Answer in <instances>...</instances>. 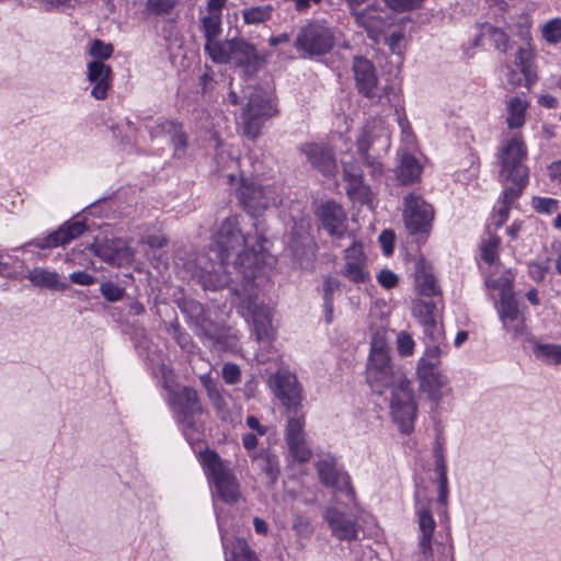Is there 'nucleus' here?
Wrapping results in <instances>:
<instances>
[{
	"label": "nucleus",
	"instance_id": "1",
	"mask_svg": "<svg viewBox=\"0 0 561 561\" xmlns=\"http://www.w3.org/2000/svg\"><path fill=\"white\" fill-rule=\"evenodd\" d=\"M251 236L240 228L239 216L232 215L224 219L218 231L214 236L211 252L216 259L230 260L232 266L240 273L247 283L253 282L260 271V252L265 239L256 237L255 243L251 242Z\"/></svg>",
	"mask_w": 561,
	"mask_h": 561
},
{
	"label": "nucleus",
	"instance_id": "2",
	"mask_svg": "<svg viewBox=\"0 0 561 561\" xmlns=\"http://www.w3.org/2000/svg\"><path fill=\"white\" fill-rule=\"evenodd\" d=\"M527 147L520 134L503 142L497 153L499 181L505 185V197L519 198L528 184Z\"/></svg>",
	"mask_w": 561,
	"mask_h": 561
},
{
	"label": "nucleus",
	"instance_id": "3",
	"mask_svg": "<svg viewBox=\"0 0 561 561\" xmlns=\"http://www.w3.org/2000/svg\"><path fill=\"white\" fill-rule=\"evenodd\" d=\"M365 373L367 383L379 394H382L386 389L404 385L409 380L401 368L393 366L383 332H376L371 337Z\"/></svg>",
	"mask_w": 561,
	"mask_h": 561
},
{
	"label": "nucleus",
	"instance_id": "4",
	"mask_svg": "<svg viewBox=\"0 0 561 561\" xmlns=\"http://www.w3.org/2000/svg\"><path fill=\"white\" fill-rule=\"evenodd\" d=\"M169 403L187 440H198L203 433V408L196 390L191 387L173 390L170 392Z\"/></svg>",
	"mask_w": 561,
	"mask_h": 561
},
{
	"label": "nucleus",
	"instance_id": "5",
	"mask_svg": "<svg viewBox=\"0 0 561 561\" xmlns=\"http://www.w3.org/2000/svg\"><path fill=\"white\" fill-rule=\"evenodd\" d=\"M355 87L359 94L375 101L380 105L397 107L399 104V92L392 85H386L380 94L378 91V77L374 64L363 57L355 56L352 65ZM398 112V108H396Z\"/></svg>",
	"mask_w": 561,
	"mask_h": 561
},
{
	"label": "nucleus",
	"instance_id": "6",
	"mask_svg": "<svg viewBox=\"0 0 561 561\" xmlns=\"http://www.w3.org/2000/svg\"><path fill=\"white\" fill-rule=\"evenodd\" d=\"M202 468L217 496L225 503H236L240 496L239 483L233 471L222 458H202Z\"/></svg>",
	"mask_w": 561,
	"mask_h": 561
},
{
	"label": "nucleus",
	"instance_id": "7",
	"mask_svg": "<svg viewBox=\"0 0 561 561\" xmlns=\"http://www.w3.org/2000/svg\"><path fill=\"white\" fill-rule=\"evenodd\" d=\"M335 45L334 30L324 23L313 22L301 27L294 46L309 57L328 54Z\"/></svg>",
	"mask_w": 561,
	"mask_h": 561
},
{
	"label": "nucleus",
	"instance_id": "8",
	"mask_svg": "<svg viewBox=\"0 0 561 561\" xmlns=\"http://www.w3.org/2000/svg\"><path fill=\"white\" fill-rule=\"evenodd\" d=\"M390 415L402 434L413 432L417 405L413 398L410 380L390 389Z\"/></svg>",
	"mask_w": 561,
	"mask_h": 561
},
{
	"label": "nucleus",
	"instance_id": "9",
	"mask_svg": "<svg viewBox=\"0 0 561 561\" xmlns=\"http://www.w3.org/2000/svg\"><path fill=\"white\" fill-rule=\"evenodd\" d=\"M238 198L243 209L253 217L261 216L267 208L280 202L274 186L247 180H242L238 188Z\"/></svg>",
	"mask_w": 561,
	"mask_h": 561
},
{
	"label": "nucleus",
	"instance_id": "10",
	"mask_svg": "<svg viewBox=\"0 0 561 561\" xmlns=\"http://www.w3.org/2000/svg\"><path fill=\"white\" fill-rule=\"evenodd\" d=\"M275 114L276 108L271 100L260 92L251 93L241 112L244 135L250 139H256L261 135L264 123Z\"/></svg>",
	"mask_w": 561,
	"mask_h": 561
},
{
	"label": "nucleus",
	"instance_id": "11",
	"mask_svg": "<svg viewBox=\"0 0 561 561\" xmlns=\"http://www.w3.org/2000/svg\"><path fill=\"white\" fill-rule=\"evenodd\" d=\"M403 220L411 234L426 238L432 229L434 209L420 195L409 194L404 198Z\"/></svg>",
	"mask_w": 561,
	"mask_h": 561
},
{
	"label": "nucleus",
	"instance_id": "12",
	"mask_svg": "<svg viewBox=\"0 0 561 561\" xmlns=\"http://www.w3.org/2000/svg\"><path fill=\"white\" fill-rule=\"evenodd\" d=\"M316 216L321 222V227L333 239V243L339 245L336 241L355 236L347 229V216L344 208L334 201H325L319 205Z\"/></svg>",
	"mask_w": 561,
	"mask_h": 561
},
{
	"label": "nucleus",
	"instance_id": "13",
	"mask_svg": "<svg viewBox=\"0 0 561 561\" xmlns=\"http://www.w3.org/2000/svg\"><path fill=\"white\" fill-rule=\"evenodd\" d=\"M343 265L340 275L355 285L366 284L370 280L368 259L364 253L362 241L351 239V244L344 250Z\"/></svg>",
	"mask_w": 561,
	"mask_h": 561
},
{
	"label": "nucleus",
	"instance_id": "14",
	"mask_svg": "<svg viewBox=\"0 0 561 561\" xmlns=\"http://www.w3.org/2000/svg\"><path fill=\"white\" fill-rule=\"evenodd\" d=\"M316 467L318 477L324 486L344 494L350 503L356 505V493L351 477L336 465L335 458H321Z\"/></svg>",
	"mask_w": 561,
	"mask_h": 561
},
{
	"label": "nucleus",
	"instance_id": "15",
	"mask_svg": "<svg viewBox=\"0 0 561 561\" xmlns=\"http://www.w3.org/2000/svg\"><path fill=\"white\" fill-rule=\"evenodd\" d=\"M268 385L287 411L300 409L302 389L296 375L287 370H278L270 377Z\"/></svg>",
	"mask_w": 561,
	"mask_h": 561
},
{
	"label": "nucleus",
	"instance_id": "16",
	"mask_svg": "<svg viewBox=\"0 0 561 561\" xmlns=\"http://www.w3.org/2000/svg\"><path fill=\"white\" fill-rule=\"evenodd\" d=\"M358 27L365 30L367 36L378 43L385 30L391 24L390 14L387 9L378 5H368L365 9H357L351 12Z\"/></svg>",
	"mask_w": 561,
	"mask_h": 561
},
{
	"label": "nucleus",
	"instance_id": "17",
	"mask_svg": "<svg viewBox=\"0 0 561 561\" xmlns=\"http://www.w3.org/2000/svg\"><path fill=\"white\" fill-rule=\"evenodd\" d=\"M299 152L306 157L310 167L324 176H333L337 163L333 149L324 142H305L299 146Z\"/></svg>",
	"mask_w": 561,
	"mask_h": 561
},
{
	"label": "nucleus",
	"instance_id": "18",
	"mask_svg": "<svg viewBox=\"0 0 561 561\" xmlns=\"http://www.w3.org/2000/svg\"><path fill=\"white\" fill-rule=\"evenodd\" d=\"M323 518L328 523L332 536L339 540L355 541L358 539L360 526L356 515L329 506L323 513Z\"/></svg>",
	"mask_w": 561,
	"mask_h": 561
},
{
	"label": "nucleus",
	"instance_id": "19",
	"mask_svg": "<svg viewBox=\"0 0 561 561\" xmlns=\"http://www.w3.org/2000/svg\"><path fill=\"white\" fill-rule=\"evenodd\" d=\"M87 226L83 221H67L48 236L34 239L26 243V245H34L39 249H51L66 245L82 236Z\"/></svg>",
	"mask_w": 561,
	"mask_h": 561
},
{
	"label": "nucleus",
	"instance_id": "20",
	"mask_svg": "<svg viewBox=\"0 0 561 561\" xmlns=\"http://www.w3.org/2000/svg\"><path fill=\"white\" fill-rule=\"evenodd\" d=\"M288 412L291 415H289L287 420L286 442L291 454L290 456H311L312 451L304 432V414L299 411V409Z\"/></svg>",
	"mask_w": 561,
	"mask_h": 561
},
{
	"label": "nucleus",
	"instance_id": "21",
	"mask_svg": "<svg viewBox=\"0 0 561 561\" xmlns=\"http://www.w3.org/2000/svg\"><path fill=\"white\" fill-rule=\"evenodd\" d=\"M376 144H380L383 149H388L390 147V136L385 123L381 119L373 118L366 122L357 137V151L359 154H366Z\"/></svg>",
	"mask_w": 561,
	"mask_h": 561
},
{
	"label": "nucleus",
	"instance_id": "22",
	"mask_svg": "<svg viewBox=\"0 0 561 561\" xmlns=\"http://www.w3.org/2000/svg\"><path fill=\"white\" fill-rule=\"evenodd\" d=\"M217 260L216 263L209 262L199 266V271L195 275L205 289L218 290L230 283L229 272L227 271L229 261Z\"/></svg>",
	"mask_w": 561,
	"mask_h": 561
},
{
	"label": "nucleus",
	"instance_id": "23",
	"mask_svg": "<svg viewBox=\"0 0 561 561\" xmlns=\"http://www.w3.org/2000/svg\"><path fill=\"white\" fill-rule=\"evenodd\" d=\"M435 304L430 301L419 300L413 305V314L423 327L426 339L439 342L444 340V332L435 319Z\"/></svg>",
	"mask_w": 561,
	"mask_h": 561
},
{
	"label": "nucleus",
	"instance_id": "24",
	"mask_svg": "<svg viewBox=\"0 0 561 561\" xmlns=\"http://www.w3.org/2000/svg\"><path fill=\"white\" fill-rule=\"evenodd\" d=\"M218 528L225 551L226 561H257L253 550L242 538H230L224 529L222 520L217 516Z\"/></svg>",
	"mask_w": 561,
	"mask_h": 561
},
{
	"label": "nucleus",
	"instance_id": "25",
	"mask_svg": "<svg viewBox=\"0 0 561 561\" xmlns=\"http://www.w3.org/2000/svg\"><path fill=\"white\" fill-rule=\"evenodd\" d=\"M88 80L93 84L91 95L96 100H104L112 85V68L101 60L88 64Z\"/></svg>",
	"mask_w": 561,
	"mask_h": 561
},
{
	"label": "nucleus",
	"instance_id": "26",
	"mask_svg": "<svg viewBox=\"0 0 561 561\" xmlns=\"http://www.w3.org/2000/svg\"><path fill=\"white\" fill-rule=\"evenodd\" d=\"M420 537L419 548L426 561H434L432 537L436 527L435 520L432 516L431 511L425 507H419L416 511Z\"/></svg>",
	"mask_w": 561,
	"mask_h": 561
},
{
	"label": "nucleus",
	"instance_id": "27",
	"mask_svg": "<svg viewBox=\"0 0 561 561\" xmlns=\"http://www.w3.org/2000/svg\"><path fill=\"white\" fill-rule=\"evenodd\" d=\"M262 61L253 44L244 39L234 38L230 62H233L238 67H243L247 70L256 71Z\"/></svg>",
	"mask_w": 561,
	"mask_h": 561
},
{
	"label": "nucleus",
	"instance_id": "28",
	"mask_svg": "<svg viewBox=\"0 0 561 561\" xmlns=\"http://www.w3.org/2000/svg\"><path fill=\"white\" fill-rule=\"evenodd\" d=\"M248 308L252 314L256 339L259 341L270 340L274 334L271 309L255 302H250Z\"/></svg>",
	"mask_w": 561,
	"mask_h": 561
},
{
	"label": "nucleus",
	"instance_id": "29",
	"mask_svg": "<svg viewBox=\"0 0 561 561\" xmlns=\"http://www.w3.org/2000/svg\"><path fill=\"white\" fill-rule=\"evenodd\" d=\"M485 42H489L495 49L505 53L508 48L510 37L503 30L484 24L473 44L474 46H484Z\"/></svg>",
	"mask_w": 561,
	"mask_h": 561
},
{
	"label": "nucleus",
	"instance_id": "30",
	"mask_svg": "<svg viewBox=\"0 0 561 561\" xmlns=\"http://www.w3.org/2000/svg\"><path fill=\"white\" fill-rule=\"evenodd\" d=\"M398 167V179L402 184H411L420 179L422 167L419 160L411 153L400 152Z\"/></svg>",
	"mask_w": 561,
	"mask_h": 561
},
{
	"label": "nucleus",
	"instance_id": "31",
	"mask_svg": "<svg viewBox=\"0 0 561 561\" xmlns=\"http://www.w3.org/2000/svg\"><path fill=\"white\" fill-rule=\"evenodd\" d=\"M528 107V102L526 99L522 96H514L508 100L506 108H507V118L506 123L510 129H516L524 126L526 121V111Z\"/></svg>",
	"mask_w": 561,
	"mask_h": 561
},
{
	"label": "nucleus",
	"instance_id": "32",
	"mask_svg": "<svg viewBox=\"0 0 561 561\" xmlns=\"http://www.w3.org/2000/svg\"><path fill=\"white\" fill-rule=\"evenodd\" d=\"M26 278L37 287L48 289L65 288V285L59 283V275L56 272L48 271L43 267H34L28 271Z\"/></svg>",
	"mask_w": 561,
	"mask_h": 561
},
{
	"label": "nucleus",
	"instance_id": "33",
	"mask_svg": "<svg viewBox=\"0 0 561 561\" xmlns=\"http://www.w3.org/2000/svg\"><path fill=\"white\" fill-rule=\"evenodd\" d=\"M234 38L220 42L211 39L205 43V51L209 55L211 60L216 64H228L231 61V51Z\"/></svg>",
	"mask_w": 561,
	"mask_h": 561
},
{
	"label": "nucleus",
	"instance_id": "34",
	"mask_svg": "<svg viewBox=\"0 0 561 561\" xmlns=\"http://www.w3.org/2000/svg\"><path fill=\"white\" fill-rule=\"evenodd\" d=\"M535 357L548 365H561V345L530 341Z\"/></svg>",
	"mask_w": 561,
	"mask_h": 561
},
{
	"label": "nucleus",
	"instance_id": "35",
	"mask_svg": "<svg viewBox=\"0 0 561 561\" xmlns=\"http://www.w3.org/2000/svg\"><path fill=\"white\" fill-rule=\"evenodd\" d=\"M274 7L270 3L247 7L241 11L243 22L248 25L263 24L272 19Z\"/></svg>",
	"mask_w": 561,
	"mask_h": 561
},
{
	"label": "nucleus",
	"instance_id": "36",
	"mask_svg": "<svg viewBox=\"0 0 561 561\" xmlns=\"http://www.w3.org/2000/svg\"><path fill=\"white\" fill-rule=\"evenodd\" d=\"M417 376L422 387L427 388L428 391H436L445 383L444 376L438 367H433V364L428 366L419 364Z\"/></svg>",
	"mask_w": 561,
	"mask_h": 561
},
{
	"label": "nucleus",
	"instance_id": "37",
	"mask_svg": "<svg viewBox=\"0 0 561 561\" xmlns=\"http://www.w3.org/2000/svg\"><path fill=\"white\" fill-rule=\"evenodd\" d=\"M433 480L438 484L437 501L443 506H446L448 502L449 489L445 458H436Z\"/></svg>",
	"mask_w": 561,
	"mask_h": 561
},
{
	"label": "nucleus",
	"instance_id": "38",
	"mask_svg": "<svg viewBox=\"0 0 561 561\" xmlns=\"http://www.w3.org/2000/svg\"><path fill=\"white\" fill-rule=\"evenodd\" d=\"M346 182V194L351 201L360 204H368L371 202V191L368 185L365 184L364 178H357Z\"/></svg>",
	"mask_w": 561,
	"mask_h": 561
},
{
	"label": "nucleus",
	"instance_id": "39",
	"mask_svg": "<svg viewBox=\"0 0 561 561\" xmlns=\"http://www.w3.org/2000/svg\"><path fill=\"white\" fill-rule=\"evenodd\" d=\"M202 31L206 42L217 39L221 34V15L207 14L202 18Z\"/></svg>",
	"mask_w": 561,
	"mask_h": 561
},
{
	"label": "nucleus",
	"instance_id": "40",
	"mask_svg": "<svg viewBox=\"0 0 561 561\" xmlns=\"http://www.w3.org/2000/svg\"><path fill=\"white\" fill-rule=\"evenodd\" d=\"M501 244V238L496 234H489L486 240L481 243V257L488 264H493L499 259V249Z\"/></svg>",
	"mask_w": 561,
	"mask_h": 561
},
{
	"label": "nucleus",
	"instance_id": "41",
	"mask_svg": "<svg viewBox=\"0 0 561 561\" xmlns=\"http://www.w3.org/2000/svg\"><path fill=\"white\" fill-rule=\"evenodd\" d=\"M415 285L419 293L423 296L432 297L438 293L435 277L424 271H417L415 274Z\"/></svg>",
	"mask_w": 561,
	"mask_h": 561
},
{
	"label": "nucleus",
	"instance_id": "42",
	"mask_svg": "<svg viewBox=\"0 0 561 561\" xmlns=\"http://www.w3.org/2000/svg\"><path fill=\"white\" fill-rule=\"evenodd\" d=\"M183 313L187 316L192 323L202 327L205 321V310L202 304L195 300H184L181 306Z\"/></svg>",
	"mask_w": 561,
	"mask_h": 561
},
{
	"label": "nucleus",
	"instance_id": "43",
	"mask_svg": "<svg viewBox=\"0 0 561 561\" xmlns=\"http://www.w3.org/2000/svg\"><path fill=\"white\" fill-rule=\"evenodd\" d=\"M92 250L95 255L100 256L103 261L112 263L118 256V249L115 247L114 241L111 240H96L92 244Z\"/></svg>",
	"mask_w": 561,
	"mask_h": 561
},
{
	"label": "nucleus",
	"instance_id": "44",
	"mask_svg": "<svg viewBox=\"0 0 561 561\" xmlns=\"http://www.w3.org/2000/svg\"><path fill=\"white\" fill-rule=\"evenodd\" d=\"M533 51L527 47H519L516 53L515 66L520 70L524 75L525 80L530 82L533 76Z\"/></svg>",
	"mask_w": 561,
	"mask_h": 561
},
{
	"label": "nucleus",
	"instance_id": "45",
	"mask_svg": "<svg viewBox=\"0 0 561 561\" xmlns=\"http://www.w3.org/2000/svg\"><path fill=\"white\" fill-rule=\"evenodd\" d=\"M442 342L443 340H440L439 342H432L431 340L427 339L425 354L420 359L419 364L426 366L433 364V367H438L440 364L439 357L443 353Z\"/></svg>",
	"mask_w": 561,
	"mask_h": 561
},
{
	"label": "nucleus",
	"instance_id": "46",
	"mask_svg": "<svg viewBox=\"0 0 561 561\" xmlns=\"http://www.w3.org/2000/svg\"><path fill=\"white\" fill-rule=\"evenodd\" d=\"M499 314L502 322H508V320H516V317L520 316L517 301L515 297H506L500 301Z\"/></svg>",
	"mask_w": 561,
	"mask_h": 561
},
{
	"label": "nucleus",
	"instance_id": "47",
	"mask_svg": "<svg viewBox=\"0 0 561 561\" xmlns=\"http://www.w3.org/2000/svg\"><path fill=\"white\" fill-rule=\"evenodd\" d=\"M516 199L517 198L505 197V188L503 190L502 195L500 197L501 206L499 207L494 215V225L496 228H501L506 222V220L508 219L511 206Z\"/></svg>",
	"mask_w": 561,
	"mask_h": 561
},
{
	"label": "nucleus",
	"instance_id": "48",
	"mask_svg": "<svg viewBox=\"0 0 561 561\" xmlns=\"http://www.w3.org/2000/svg\"><path fill=\"white\" fill-rule=\"evenodd\" d=\"M201 382L205 387L208 392L209 398L214 401L216 408L221 411L224 399L221 398L216 381L210 377V375L201 376Z\"/></svg>",
	"mask_w": 561,
	"mask_h": 561
},
{
	"label": "nucleus",
	"instance_id": "49",
	"mask_svg": "<svg viewBox=\"0 0 561 561\" xmlns=\"http://www.w3.org/2000/svg\"><path fill=\"white\" fill-rule=\"evenodd\" d=\"M542 36L550 44H557L561 41V20L553 19L542 27Z\"/></svg>",
	"mask_w": 561,
	"mask_h": 561
},
{
	"label": "nucleus",
	"instance_id": "50",
	"mask_svg": "<svg viewBox=\"0 0 561 561\" xmlns=\"http://www.w3.org/2000/svg\"><path fill=\"white\" fill-rule=\"evenodd\" d=\"M260 468L268 479V484L273 485L279 476V465L276 461V458H260Z\"/></svg>",
	"mask_w": 561,
	"mask_h": 561
},
{
	"label": "nucleus",
	"instance_id": "51",
	"mask_svg": "<svg viewBox=\"0 0 561 561\" xmlns=\"http://www.w3.org/2000/svg\"><path fill=\"white\" fill-rule=\"evenodd\" d=\"M113 50L114 48L112 44L104 43L101 39H94L90 46L89 54L102 61L110 58L113 54Z\"/></svg>",
	"mask_w": 561,
	"mask_h": 561
},
{
	"label": "nucleus",
	"instance_id": "52",
	"mask_svg": "<svg viewBox=\"0 0 561 561\" xmlns=\"http://www.w3.org/2000/svg\"><path fill=\"white\" fill-rule=\"evenodd\" d=\"M486 286L500 291V301L506 297H514L513 282L507 277H500L495 280H486Z\"/></svg>",
	"mask_w": 561,
	"mask_h": 561
},
{
	"label": "nucleus",
	"instance_id": "53",
	"mask_svg": "<svg viewBox=\"0 0 561 561\" xmlns=\"http://www.w3.org/2000/svg\"><path fill=\"white\" fill-rule=\"evenodd\" d=\"M101 295L111 302L118 301L123 298L125 289L112 282H105L100 287Z\"/></svg>",
	"mask_w": 561,
	"mask_h": 561
},
{
	"label": "nucleus",
	"instance_id": "54",
	"mask_svg": "<svg viewBox=\"0 0 561 561\" xmlns=\"http://www.w3.org/2000/svg\"><path fill=\"white\" fill-rule=\"evenodd\" d=\"M178 3V0H147V9L156 14H167L169 13Z\"/></svg>",
	"mask_w": 561,
	"mask_h": 561
},
{
	"label": "nucleus",
	"instance_id": "55",
	"mask_svg": "<svg viewBox=\"0 0 561 561\" xmlns=\"http://www.w3.org/2000/svg\"><path fill=\"white\" fill-rule=\"evenodd\" d=\"M414 341L407 331H400L397 335V348L400 355L409 356L414 351Z\"/></svg>",
	"mask_w": 561,
	"mask_h": 561
},
{
	"label": "nucleus",
	"instance_id": "56",
	"mask_svg": "<svg viewBox=\"0 0 561 561\" xmlns=\"http://www.w3.org/2000/svg\"><path fill=\"white\" fill-rule=\"evenodd\" d=\"M549 260L545 262H530L528 264V274L531 279L540 283L545 279L546 274L549 271Z\"/></svg>",
	"mask_w": 561,
	"mask_h": 561
},
{
	"label": "nucleus",
	"instance_id": "57",
	"mask_svg": "<svg viewBox=\"0 0 561 561\" xmlns=\"http://www.w3.org/2000/svg\"><path fill=\"white\" fill-rule=\"evenodd\" d=\"M173 337L178 342V344L181 346L182 350L186 352H192L194 348V343L192 341V337L188 333L184 332L179 324H173Z\"/></svg>",
	"mask_w": 561,
	"mask_h": 561
},
{
	"label": "nucleus",
	"instance_id": "58",
	"mask_svg": "<svg viewBox=\"0 0 561 561\" xmlns=\"http://www.w3.org/2000/svg\"><path fill=\"white\" fill-rule=\"evenodd\" d=\"M241 370L233 363H226L222 367V379L227 385H236L240 381Z\"/></svg>",
	"mask_w": 561,
	"mask_h": 561
},
{
	"label": "nucleus",
	"instance_id": "59",
	"mask_svg": "<svg viewBox=\"0 0 561 561\" xmlns=\"http://www.w3.org/2000/svg\"><path fill=\"white\" fill-rule=\"evenodd\" d=\"M503 327L506 331L511 332L513 336L516 339L518 336L524 335L526 330L524 316L520 314L516 317V320H508V322H502Z\"/></svg>",
	"mask_w": 561,
	"mask_h": 561
},
{
	"label": "nucleus",
	"instance_id": "60",
	"mask_svg": "<svg viewBox=\"0 0 561 561\" xmlns=\"http://www.w3.org/2000/svg\"><path fill=\"white\" fill-rule=\"evenodd\" d=\"M342 168L344 181L353 180L352 175H354V179L363 176L362 168L355 160L343 161Z\"/></svg>",
	"mask_w": 561,
	"mask_h": 561
},
{
	"label": "nucleus",
	"instance_id": "61",
	"mask_svg": "<svg viewBox=\"0 0 561 561\" xmlns=\"http://www.w3.org/2000/svg\"><path fill=\"white\" fill-rule=\"evenodd\" d=\"M181 126L178 122L161 119L157 123L154 133L156 135H169L171 137Z\"/></svg>",
	"mask_w": 561,
	"mask_h": 561
},
{
	"label": "nucleus",
	"instance_id": "62",
	"mask_svg": "<svg viewBox=\"0 0 561 561\" xmlns=\"http://www.w3.org/2000/svg\"><path fill=\"white\" fill-rule=\"evenodd\" d=\"M378 283L386 289H391L398 284V276L390 270H381L377 275Z\"/></svg>",
	"mask_w": 561,
	"mask_h": 561
},
{
	"label": "nucleus",
	"instance_id": "63",
	"mask_svg": "<svg viewBox=\"0 0 561 561\" xmlns=\"http://www.w3.org/2000/svg\"><path fill=\"white\" fill-rule=\"evenodd\" d=\"M171 141L174 147V151L176 156H181L184 149L187 146V137L183 131V127L181 126L176 133L171 136Z\"/></svg>",
	"mask_w": 561,
	"mask_h": 561
},
{
	"label": "nucleus",
	"instance_id": "64",
	"mask_svg": "<svg viewBox=\"0 0 561 561\" xmlns=\"http://www.w3.org/2000/svg\"><path fill=\"white\" fill-rule=\"evenodd\" d=\"M404 35L402 32H393L386 37V44L393 54H401Z\"/></svg>",
	"mask_w": 561,
	"mask_h": 561
}]
</instances>
